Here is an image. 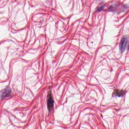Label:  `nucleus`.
Instances as JSON below:
<instances>
[{
    "label": "nucleus",
    "mask_w": 129,
    "mask_h": 129,
    "mask_svg": "<svg viewBox=\"0 0 129 129\" xmlns=\"http://www.w3.org/2000/svg\"><path fill=\"white\" fill-rule=\"evenodd\" d=\"M129 49V41L127 38L123 36L119 43V50L121 54H123L125 49Z\"/></svg>",
    "instance_id": "nucleus-1"
},
{
    "label": "nucleus",
    "mask_w": 129,
    "mask_h": 129,
    "mask_svg": "<svg viewBox=\"0 0 129 129\" xmlns=\"http://www.w3.org/2000/svg\"><path fill=\"white\" fill-rule=\"evenodd\" d=\"M46 101L47 109L48 110L49 114H50L51 111H52L53 108H54V100H53V98L52 97V95H51V92L48 93Z\"/></svg>",
    "instance_id": "nucleus-2"
},
{
    "label": "nucleus",
    "mask_w": 129,
    "mask_h": 129,
    "mask_svg": "<svg viewBox=\"0 0 129 129\" xmlns=\"http://www.w3.org/2000/svg\"><path fill=\"white\" fill-rule=\"evenodd\" d=\"M12 94V89L10 87L0 91V98L5 99L7 97H10Z\"/></svg>",
    "instance_id": "nucleus-3"
},
{
    "label": "nucleus",
    "mask_w": 129,
    "mask_h": 129,
    "mask_svg": "<svg viewBox=\"0 0 129 129\" xmlns=\"http://www.w3.org/2000/svg\"><path fill=\"white\" fill-rule=\"evenodd\" d=\"M112 97H123L124 96V92L122 90H117L116 92H113L112 94Z\"/></svg>",
    "instance_id": "nucleus-4"
},
{
    "label": "nucleus",
    "mask_w": 129,
    "mask_h": 129,
    "mask_svg": "<svg viewBox=\"0 0 129 129\" xmlns=\"http://www.w3.org/2000/svg\"><path fill=\"white\" fill-rule=\"evenodd\" d=\"M117 6H119L117 3L115 4L109 5L108 7V12H111L112 13H116L117 12Z\"/></svg>",
    "instance_id": "nucleus-5"
},
{
    "label": "nucleus",
    "mask_w": 129,
    "mask_h": 129,
    "mask_svg": "<svg viewBox=\"0 0 129 129\" xmlns=\"http://www.w3.org/2000/svg\"><path fill=\"white\" fill-rule=\"evenodd\" d=\"M105 8V6L104 5H103L100 7H96V10L97 11H96V13H100Z\"/></svg>",
    "instance_id": "nucleus-6"
},
{
    "label": "nucleus",
    "mask_w": 129,
    "mask_h": 129,
    "mask_svg": "<svg viewBox=\"0 0 129 129\" xmlns=\"http://www.w3.org/2000/svg\"><path fill=\"white\" fill-rule=\"evenodd\" d=\"M104 49H107V47H106V46H104Z\"/></svg>",
    "instance_id": "nucleus-7"
},
{
    "label": "nucleus",
    "mask_w": 129,
    "mask_h": 129,
    "mask_svg": "<svg viewBox=\"0 0 129 129\" xmlns=\"http://www.w3.org/2000/svg\"><path fill=\"white\" fill-rule=\"evenodd\" d=\"M91 44H93V42H91Z\"/></svg>",
    "instance_id": "nucleus-8"
}]
</instances>
